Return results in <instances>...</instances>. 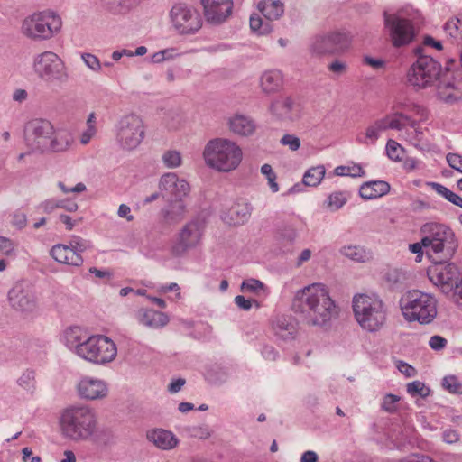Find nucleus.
<instances>
[{"label":"nucleus","instance_id":"obj_2","mask_svg":"<svg viewBox=\"0 0 462 462\" xmlns=\"http://www.w3.org/2000/svg\"><path fill=\"white\" fill-rule=\"evenodd\" d=\"M61 436L74 442L90 439L97 430L95 411L88 405H70L64 409L59 420Z\"/></svg>","mask_w":462,"mask_h":462},{"label":"nucleus","instance_id":"obj_30","mask_svg":"<svg viewBox=\"0 0 462 462\" xmlns=\"http://www.w3.org/2000/svg\"><path fill=\"white\" fill-rule=\"evenodd\" d=\"M138 321L151 328H161L169 322L167 314L152 309H141L136 314Z\"/></svg>","mask_w":462,"mask_h":462},{"label":"nucleus","instance_id":"obj_55","mask_svg":"<svg viewBox=\"0 0 462 462\" xmlns=\"http://www.w3.org/2000/svg\"><path fill=\"white\" fill-rule=\"evenodd\" d=\"M280 143L282 145L289 146L291 151H297L300 147V140L294 134H284Z\"/></svg>","mask_w":462,"mask_h":462},{"label":"nucleus","instance_id":"obj_7","mask_svg":"<svg viewBox=\"0 0 462 462\" xmlns=\"http://www.w3.org/2000/svg\"><path fill=\"white\" fill-rule=\"evenodd\" d=\"M446 260L442 255L439 263L429 267L427 275L441 292L462 306V274L456 264L442 263Z\"/></svg>","mask_w":462,"mask_h":462},{"label":"nucleus","instance_id":"obj_22","mask_svg":"<svg viewBox=\"0 0 462 462\" xmlns=\"http://www.w3.org/2000/svg\"><path fill=\"white\" fill-rule=\"evenodd\" d=\"M206 20L212 24H221L231 15L233 0H201Z\"/></svg>","mask_w":462,"mask_h":462},{"label":"nucleus","instance_id":"obj_47","mask_svg":"<svg viewBox=\"0 0 462 462\" xmlns=\"http://www.w3.org/2000/svg\"><path fill=\"white\" fill-rule=\"evenodd\" d=\"M400 401L398 395L387 393L381 403V408L388 413H394L397 411V403Z\"/></svg>","mask_w":462,"mask_h":462},{"label":"nucleus","instance_id":"obj_14","mask_svg":"<svg viewBox=\"0 0 462 462\" xmlns=\"http://www.w3.org/2000/svg\"><path fill=\"white\" fill-rule=\"evenodd\" d=\"M383 18L390 41L395 48L409 45L415 40L417 31L411 20L387 12L383 13Z\"/></svg>","mask_w":462,"mask_h":462},{"label":"nucleus","instance_id":"obj_35","mask_svg":"<svg viewBox=\"0 0 462 462\" xmlns=\"http://www.w3.org/2000/svg\"><path fill=\"white\" fill-rule=\"evenodd\" d=\"M64 340L66 346L73 349L78 355L79 346L84 344L85 340H88L86 332L80 327H70L64 331Z\"/></svg>","mask_w":462,"mask_h":462},{"label":"nucleus","instance_id":"obj_36","mask_svg":"<svg viewBox=\"0 0 462 462\" xmlns=\"http://www.w3.org/2000/svg\"><path fill=\"white\" fill-rule=\"evenodd\" d=\"M71 143V137L67 133H55L52 137L49 140L47 150H51L55 152L66 151Z\"/></svg>","mask_w":462,"mask_h":462},{"label":"nucleus","instance_id":"obj_46","mask_svg":"<svg viewBox=\"0 0 462 462\" xmlns=\"http://www.w3.org/2000/svg\"><path fill=\"white\" fill-rule=\"evenodd\" d=\"M442 386L451 393H462V383L455 375H447L442 380Z\"/></svg>","mask_w":462,"mask_h":462},{"label":"nucleus","instance_id":"obj_27","mask_svg":"<svg viewBox=\"0 0 462 462\" xmlns=\"http://www.w3.org/2000/svg\"><path fill=\"white\" fill-rule=\"evenodd\" d=\"M147 439L162 450L173 449L179 443L177 437L170 430L153 429L146 433Z\"/></svg>","mask_w":462,"mask_h":462},{"label":"nucleus","instance_id":"obj_23","mask_svg":"<svg viewBox=\"0 0 462 462\" xmlns=\"http://www.w3.org/2000/svg\"><path fill=\"white\" fill-rule=\"evenodd\" d=\"M8 300L11 307L17 311L31 312L36 308L33 292L23 284H16L9 291Z\"/></svg>","mask_w":462,"mask_h":462},{"label":"nucleus","instance_id":"obj_54","mask_svg":"<svg viewBox=\"0 0 462 462\" xmlns=\"http://www.w3.org/2000/svg\"><path fill=\"white\" fill-rule=\"evenodd\" d=\"M430 186H431V188L439 194V195H441L442 197H444L447 200H448L449 202H452L453 199H455V195L456 193H454L453 191L449 190L448 188H446L445 186L439 184V183H436V182H430L429 183Z\"/></svg>","mask_w":462,"mask_h":462},{"label":"nucleus","instance_id":"obj_31","mask_svg":"<svg viewBox=\"0 0 462 462\" xmlns=\"http://www.w3.org/2000/svg\"><path fill=\"white\" fill-rule=\"evenodd\" d=\"M228 125L231 132L241 136L252 135L256 128L254 121L243 115H235L230 117Z\"/></svg>","mask_w":462,"mask_h":462},{"label":"nucleus","instance_id":"obj_56","mask_svg":"<svg viewBox=\"0 0 462 462\" xmlns=\"http://www.w3.org/2000/svg\"><path fill=\"white\" fill-rule=\"evenodd\" d=\"M384 119L387 130L393 129L400 131L405 127V123L402 121L401 117L396 116V113L393 116H385Z\"/></svg>","mask_w":462,"mask_h":462},{"label":"nucleus","instance_id":"obj_37","mask_svg":"<svg viewBox=\"0 0 462 462\" xmlns=\"http://www.w3.org/2000/svg\"><path fill=\"white\" fill-rule=\"evenodd\" d=\"M325 173L326 170L323 165L311 167L303 175L302 182L305 186L316 187L321 182Z\"/></svg>","mask_w":462,"mask_h":462},{"label":"nucleus","instance_id":"obj_6","mask_svg":"<svg viewBox=\"0 0 462 462\" xmlns=\"http://www.w3.org/2000/svg\"><path fill=\"white\" fill-rule=\"evenodd\" d=\"M353 311L357 323L368 332L379 331L387 319V308L378 297L356 295L353 298Z\"/></svg>","mask_w":462,"mask_h":462},{"label":"nucleus","instance_id":"obj_64","mask_svg":"<svg viewBox=\"0 0 462 462\" xmlns=\"http://www.w3.org/2000/svg\"><path fill=\"white\" fill-rule=\"evenodd\" d=\"M262 355L264 359L275 361L278 357V352L273 346H264L262 349Z\"/></svg>","mask_w":462,"mask_h":462},{"label":"nucleus","instance_id":"obj_9","mask_svg":"<svg viewBox=\"0 0 462 462\" xmlns=\"http://www.w3.org/2000/svg\"><path fill=\"white\" fill-rule=\"evenodd\" d=\"M61 27V20L52 12H39L27 16L22 23L21 32L30 40L51 39Z\"/></svg>","mask_w":462,"mask_h":462},{"label":"nucleus","instance_id":"obj_3","mask_svg":"<svg viewBox=\"0 0 462 462\" xmlns=\"http://www.w3.org/2000/svg\"><path fill=\"white\" fill-rule=\"evenodd\" d=\"M206 164L221 172L236 169L242 162V149L226 138H215L208 142L203 151Z\"/></svg>","mask_w":462,"mask_h":462},{"label":"nucleus","instance_id":"obj_41","mask_svg":"<svg viewBox=\"0 0 462 462\" xmlns=\"http://www.w3.org/2000/svg\"><path fill=\"white\" fill-rule=\"evenodd\" d=\"M137 0H103L104 5L115 13H125L133 7Z\"/></svg>","mask_w":462,"mask_h":462},{"label":"nucleus","instance_id":"obj_18","mask_svg":"<svg viewBox=\"0 0 462 462\" xmlns=\"http://www.w3.org/2000/svg\"><path fill=\"white\" fill-rule=\"evenodd\" d=\"M204 227V222L198 218L188 222L178 234L171 247L172 254L181 256L189 250L197 247L200 243Z\"/></svg>","mask_w":462,"mask_h":462},{"label":"nucleus","instance_id":"obj_33","mask_svg":"<svg viewBox=\"0 0 462 462\" xmlns=\"http://www.w3.org/2000/svg\"><path fill=\"white\" fill-rule=\"evenodd\" d=\"M387 130L384 116L375 120L373 124L366 127L365 132L356 136V142L361 144H374L380 134Z\"/></svg>","mask_w":462,"mask_h":462},{"label":"nucleus","instance_id":"obj_62","mask_svg":"<svg viewBox=\"0 0 462 462\" xmlns=\"http://www.w3.org/2000/svg\"><path fill=\"white\" fill-rule=\"evenodd\" d=\"M406 110L419 116L421 120H426L428 118L427 109L420 105L411 104L407 106Z\"/></svg>","mask_w":462,"mask_h":462},{"label":"nucleus","instance_id":"obj_11","mask_svg":"<svg viewBox=\"0 0 462 462\" xmlns=\"http://www.w3.org/2000/svg\"><path fill=\"white\" fill-rule=\"evenodd\" d=\"M437 81V96L442 102L452 105L462 100V69L457 68L456 60H447Z\"/></svg>","mask_w":462,"mask_h":462},{"label":"nucleus","instance_id":"obj_15","mask_svg":"<svg viewBox=\"0 0 462 462\" xmlns=\"http://www.w3.org/2000/svg\"><path fill=\"white\" fill-rule=\"evenodd\" d=\"M258 9L264 16L258 14L250 17V28L259 35H265L273 31L272 21L278 20L284 13V5L281 0H263L258 4Z\"/></svg>","mask_w":462,"mask_h":462},{"label":"nucleus","instance_id":"obj_13","mask_svg":"<svg viewBox=\"0 0 462 462\" xmlns=\"http://www.w3.org/2000/svg\"><path fill=\"white\" fill-rule=\"evenodd\" d=\"M33 69L36 75L47 83H63L68 79L64 62L52 51H44L35 56Z\"/></svg>","mask_w":462,"mask_h":462},{"label":"nucleus","instance_id":"obj_52","mask_svg":"<svg viewBox=\"0 0 462 462\" xmlns=\"http://www.w3.org/2000/svg\"><path fill=\"white\" fill-rule=\"evenodd\" d=\"M95 441L100 446H108L115 443V435L111 430L106 429L99 431L96 436Z\"/></svg>","mask_w":462,"mask_h":462},{"label":"nucleus","instance_id":"obj_32","mask_svg":"<svg viewBox=\"0 0 462 462\" xmlns=\"http://www.w3.org/2000/svg\"><path fill=\"white\" fill-rule=\"evenodd\" d=\"M390 191V184L384 180L365 182L359 189V195L365 199L380 198Z\"/></svg>","mask_w":462,"mask_h":462},{"label":"nucleus","instance_id":"obj_58","mask_svg":"<svg viewBox=\"0 0 462 462\" xmlns=\"http://www.w3.org/2000/svg\"><path fill=\"white\" fill-rule=\"evenodd\" d=\"M14 249V243L8 237L0 236V254L9 255Z\"/></svg>","mask_w":462,"mask_h":462},{"label":"nucleus","instance_id":"obj_44","mask_svg":"<svg viewBox=\"0 0 462 462\" xmlns=\"http://www.w3.org/2000/svg\"><path fill=\"white\" fill-rule=\"evenodd\" d=\"M188 431L191 437L199 439H208L212 434V430L207 424L189 427Z\"/></svg>","mask_w":462,"mask_h":462},{"label":"nucleus","instance_id":"obj_45","mask_svg":"<svg viewBox=\"0 0 462 462\" xmlns=\"http://www.w3.org/2000/svg\"><path fill=\"white\" fill-rule=\"evenodd\" d=\"M162 162L168 168H177L181 164V155L178 151L170 150L163 153Z\"/></svg>","mask_w":462,"mask_h":462},{"label":"nucleus","instance_id":"obj_26","mask_svg":"<svg viewBox=\"0 0 462 462\" xmlns=\"http://www.w3.org/2000/svg\"><path fill=\"white\" fill-rule=\"evenodd\" d=\"M253 207L245 201H237L227 213L222 216V219L228 225L239 226L247 222L251 217Z\"/></svg>","mask_w":462,"mask_h":462},{"label":"nucleus","instance_id":"obj_19","mask_svg":"<svg viewBox=\"0 0 462 462\" xmlns=\"http://www.w3.org/2000/svg\"><path fill=\"white\" fill-rule=\"evenodd\" d=\"M170 17L174 28L180 34H194L202 25L199 14L185 4L173 5Z\"/></svg>","mask_w":462,"mask_h":462},{"label":"nucleus","instance_id":"obj_8","mask_svg":"<svg viewBox=\"0 0 462 462\" xmlns=\"http://www.w3.org/2000/svg\"><path fill=\"white\" fill-rule=\"evenodd\" d=\"M423 51L421 46L414 49L417 60L407 73L408 82L417 88H426L431 86L443 72L440 64L431 56L423 54Z\"/></svg>","mask_w":462,"mask_h":462},{"label":"nucleus","instance_id":"obj_29","mask_svg":"<svg viewBox=\"0 0 462 462\" xmlns=\"http://www.w3.org/2000/svg\"><path fill=\"white\" fill-rule=\"evenodd\" d=\"M51 255L59 263L77 267L81 266L84 262L81 254H76L69 246L61 244L52 246Z\"/></svg>","mask_w":462,"mask_h":462},{"label":"nucleus","instance_id":"obj_5","mask_svg":"<svg viewBox=\"0 0 462 462\" xmlns=\"http://www.w3.org/2000/svg\"><path fill=\"white\" fill-rule=\"evenodd\" d=\"M399 304L404 319L410 322L430 324L438 313L435 297L419 290L407 291L400 299Z\"/></svg>","mask_w":462,"mask_h":462},{"label":"nucleus","instance_id":"obj_34","mask_svg":"<svg viewBox=\"0 0 462 462\" xmlns=\"http://www.w3.org/2000/svg\"><path fill=\"white\" fill-rule=\"evenodd\" d=\"M261 88L265 93H273L282 86V75L279 70L265 71L260 79Z\"/></svg>","mask_w":462,"mask_h":462},{"label":"nucleus","instance_id":"obj_51","mask_svg":"<svg viewBox=\"0 0 462 462\" xmlns=\"http://www.w3.org/2000/svg\"><path fill=\"white\" fill-rule=\"evenodd\" d=\"M81 59L85 65L94 72H100L102 66L98 58L91 53H82Z\"/></svg>","mask_w":462,"mask_h":462},{"label":"nucleus","instance_id":"obj_49","mask_svg":"<svg viewBox=\"0 0 462 462\" xmlns=\"http://www.w3.org/2000/svg\"><path fill=\"white\" fill-rule=\"evenodd\" d=\"M387 156L393 161H401L402 149V146L394 140L390 139L386 144Z\"/></svg>","mask_w":462,"mask_h":462},{"label":"nucleus","instance_id":"obj_40","mask_svg":"<svg viewBox=\"0 0 462 462\" xmlns=\"http://www.w3.org/2000/svg\"><path fill=\"white\" fill-rule=\"evenodd\" d=\"M347 201V195L343 191L332 192L325 201L326 207L330 211H337Z\"/></svg>","mask_w":462,"mask_h":462},{"label":"nucleus","instance_id":"obj_48","mask_svg":"<svg viewBox=\"0 0 462 462\" xmlns=\"http://www.w3.org/2000/svg\"><path fill=\"white\" fill-rule=\"evenodd\" d=\"M71 249H73V252L76 254H81L82 252L88 249L91 245L88 240H86L80 236H74L69 240V243L68 245Z\"/></svg>","mask_w":462,"mask_h":462},{"label":"nucleus","instance_id":"obj_53","mask_svg":"<svg viewBox=\"0 0 462 462\" xmlns=\"http://www.w3.org/2000/svg\"><path fill=\"white\" fill-rule=\"evenodd\" d=\"M263 283L256 279H248L242 282L241 290L245 291L256 292L263 290Z\"/></svg>","mask_w":462,"mask_h":462},{"label":"nucleus","instance_id":"obj_61","mask_svg":"<svg viewBox=\"0 0 462 462\" xmlns=\"http://www.w3.org/2000/svg\"><path fill=\"white\" fill-rule=\"evenodd\" d=\"M397 368L406 377H414L417 374L416 369L412 365L403 361H399L397 364Z\"/></svg>","mask_w":462,"mask_h":462},{"label":"nucleus","instance_id":"obj_60","mask_svg":"<svg viewBox=\"0 0 462 462\" xmlns=\"http://www.w3.org/2000/svg\"><path fill=\"white\" fill-rule=\"evenodd\" d=\"M58 187L60 189V190L64 193V194H68L69 192H74V193H81L83 191L86 190V185L82 182H79L78 183L76 186L72 187V188H68L64 182L62 181H59L58 182Z\"/></svg>","mask_w":462,"mask_h":462},{"label":"nucleus","instance_id":"obj_28","mask_svg":"<svg viewBox=\"0 0 462 462\" xmlns=\"http://www.w3.org/2000/svg\"><path fill=\"white\" fill-rule=\"evenodd\" d=\"M275 336L284 341L293 339L297 329L293 319L290 316L278 315L272 321Z\"/></svg>","mask_w":462,"mask_h":462},{"label":"nucleus","instance_id":"obj_43","mask_svg":"<svg viewBox=\"0 0 462 462\" xmlns=\"http://www.w3.org/2000/svg\"><path fill=\"white\" fill-rule=\"evenodd\" d=\"M335 174L337 176L363 177L365 173L360 165L355 164L352 167L337 166L335 169Z\"/></svg>","mask_w":462,"mask_h":462},{"label":"nucleus","instance_id":"obj_12","mask_svg":"<svg viewBox=\"0 0 462 462\" xmlns=\"http://www.w3.org/2000/svg\"><path fill=\"white\" fill-rule=\"evenodd\" d=\"M116 354V344L109 337L103 335L88 337L78 351V356L81 358L99 365L113 361Z\"/></svg>","mask_w":462,"mask_h":462},{"label":"nucleus","instance_id":"obj_39","mask_svg":"<svg viewBox=\"0 0 462 462\" xmlns=\"http://www.w3.org/2000/svg\"><path fill=\"white\" fill-rule=\"evenodd\" d=\"M340 253L346 257L357 262L364 263L369 259V254L364 247L359 245H346L340 249Z\"/></svg>","mask_w":462,"mask_h":462},{"label":"nucleus","instance_id":"obj_38","mask_svg":"<svg viewBox=\"0 0 462 462\" xmlns=\"http://www.w3.org/2000/svg\"><path fill=\"white\" fill-rule=\"evenodd\" d=\"M444 31L454 42H462V15L448 20L444 25Z\"/></svg>","mask_w":462,"mask_h":462},{"label":"nucleus","instance_id":"obj_24","mask_svg":"<svg viewBox=\"0 0 462 462\" xmlns=\"http://www.w3.org/2000/svg\"><path fill=\"white\" fill-rule=\"evenodd\" d=\"M78 393L82 399L94 401L106 397L108 389L106 383L100 379L84 377L78 384Z\"/></svg>","mask_w":462,"mask_h":462},{"label":"nucleus","instance_id":"obj_57","mask_svg":"<svg viewBox=\"0 0 462 462\" xmlns=\"http://www.w3.org/2000/svg\"><path fill=\"white\" fill-rule=\"evenodd\" d=\"M447 162L452 169L462 173V155L458 153H448Z\"/></svg>","mask_w":462,"mask_h":462},{"label":"nucleus","instance_id":"obj_4","mask_svg":"<svg viewBox=\"0 0 462 462\" xmlns=\"http://www.w3.org/2000/svg\"><path fill=\"white\" fill-rule=\"evenodd\" d=\"M421 231L425 236L420 243L410 245V250L413 254H422V247H430L434 254H443V259H450L457 247L453 231L445 225L437 223L425 224Z\"/></svg>","mask_w":462,"mask_h":462},{"label":"nucleus","instance_id":"obj_10","mask_svg":"<svg viewBox=\"0 0 462 462\" xmlns=\"http://www.w3.org/2000/svg\"><path fill=\"white\" fill-rule=\"evenodd\" d=\"M116 141L125 151L136 149L144 138L145 129L143 119L131 113L121 116L115 125Z\"/></svg>","mask_w":462,"mask_h":462},{"label":"nucleus","instance_id":"obj_17","mask_svg":"<svg viewBox=\"0 0 462 462\" xmlns=\"http://www.w3.org/2000/svg\"><path fill=\"white\" fill-rule=\"evenodd\" d=\"M53 134V125L45 119H32L24 126L26 144L34 151H47L49 140Z\"/></svg>","mask_w":462,"mask_h":462},{"label":"nucleus","instance_id":"obj_50","mask_svg":"<svg viewBox=\"0 0 462 462\" xmlns=\"http://www.w3.org/2000/svg\"><path fill=\"white\" fill-rule=\"evenodd\" d=\"M261 172L266 176L268 180V184L273 192H277L279 190L278 183L276 182V174L273 171V168L269 164H263L261 167Z\"/></svg>","mask_w":462,"mask_h":462},{"label":"nucleus","instance_id":"obj_1","mask_svg":"<svg viewBox=\"0 0 462 462\" xmlns=\"http://www.w3.org/2000/svg\"><path fill=\"white\" fill-rule=\"evenodd\" d=\"M291 310L301 315L312 326L323 327L337 319L339 307L322 283H313L298 291L292 300Z\"/></svg>","mask_w":462,"mask_h":462},{"label":"nucleus","instance_id":"obj_42","mask_svg":"<svg viewBox=\"0 0 462 462\" xmlns=\"http://www.w3.org/2000/svg\"><path fill=\"white\" fill-rule=\"evenodd\" d=\"M407 393L412 397L426 398L430 394V389L420 381H413L407 384Z\"/></svg>","mask_w":462,"mask_h":462},{"label":"nucleus","instance_id":"obj_25","mask_svg":"<svg viewBox=\"0 0 462 462\" xmlns=\"http://www.w3.org/2000/svg\"><path fill=\"white\" fill-rule=\"evenodd\" d=\"M166 205L160 215L163 224L171 226L180 223L186 215L187 204L184 199H165Z\"/></svg>","mask_w":462,"mask_h":462},{"label":"nucleus","instance_id":"obj_21","mask_svg":"<svg viewBox=\"0 0 462 462\" xmlns=\"http://www.w3.org/2000/svg\"><path fill=\"white\" fill-rule=\"evenodd\" d=\"M269 112L278 121L293 122L300 117V105L291 96H281L273 100Z\"/></svg>","mask_w":462,"mask_h":462},{"label":"nucleus","instance_id":"obj_20","mask_svg":"<svg viewBox=\"0 0 462 462\" xmlns=\"http://www.w3.org/2000/svg\"><path fill=\"white\" fill-rule=\"evenodd\" d=\"M159 188L164 199H184L190 191L189 184L174 172L163 174Z\"/></svg>","mask_w":462,"mask_h":462},{"label":"nucleus","instance_id":"obj_16","mask_svg":"<svg viewBox=\"0 0 462 462\" xmlns=\"http://www.w3.org/2000/svg\"><path fill=\"white\" fill-rule=\"evenodd\" d=\"M350 45L348 35L341 32H331L314 37L310 51L317 56L334 55L346 51Z\"/></svg>","mask_w":462,"mask_h":462},{"label":"nucleus","instance_id":"obj_59","mask_svg":"<svg viewBox=\"0 0 462 462\" xmlns=\"http://www.w3.org/2000/svg\"><path fill=\"white\" fill-rule=\"evenodd\" d=\"M447 344V339L439 335L432 336L429 341L430 346L436 351L442 350L443 348H445Z\"/></svg>","mask_w":462,"mask_h":462},{"label":"nucleus","instance_id":"obj_63","mask_svg":"<svg viewBox=\"0 0 462 462\" xmlns=\"http://www.w3.org/2000/svg\"><path fill=\"white\" fill-rule=\"evenodd\" d=\"M60 200H57V199H47L40 205V208L43 210V212L50 214L54 209L60 208Z\"/></svg>","mask_w":462,"mask_h":462}]
</instances>
